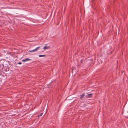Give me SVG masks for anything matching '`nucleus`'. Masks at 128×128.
Instances as JSON below:
<instances>
[{
  "label": "nucleus",
  "instance_id": "3",
  "mask_svg": "<svg viewBox=\"0 0 128 128\" xmlns=\"http://www.w3.org/2000/svg\"><path fill=\"white\" fill-rule=\"evenodd\" d=\"M93 94H88V95L86 96V97L87 98H91L92 97Z\"/></svg>",
  "mask_w": 128,
  "mask_h": 128
},
{
  "label": "nucleus",
  "instance_id": "4",
  "mask_svg": "<svg viewBox=\"0 0 128 128\" xmlns=\"http://www.w3.org/2000/svg\"><path fill=\"white\" fill-rule=\"evenodd\" d=\"M31 60L30 59H29V58H27L25 60H22V62H26V61L30 60Z\"/></svg>",
  "mask_w": 128,
  "mask_h": 128
},
{
  "label": "nucleus",
  "instance_id": "1",
  "mask_svg": "<svg viewBox=\"0 0 128 128\" xmlns=\"http://www.w3.org/2000/svg\"><path fill=\"white\" fill-rule=\"evenodd\" d=\"M40 48V46L38 47L37 48L35 49H34L33 50L30 51L29 52H34L36 51L37 50H38Z\"/></svg>",
  "mask_w": 128,
  "mask_h": 128
},
{
  "label": "nucleus",
  "instance_id": "14",
  "mask_svg": "<svg viewBox=\"0 0 128 128\" xmlns=\"http://www.w3.org/2000/svg\"><path fill=\"white\" fill-rule=\"evenodd\" d=\"M113 0V2H112H112H113V3L114 4V1H115L114 0Z\"/></svg>",
  "mask_w": 128,
  "mask_h": 128
},
{
  "label": "nucleus",
  "instance_id": "2",
  "mask_svg": "<svg viewBox=\"0 0 128 128\" xmlns=\"http://www.w3.org/2000/svg\"><path fill=\"white\" fill-rule=\"evenodd\" d=\"M4 69L5 71L8 72L10 68L8 67H6L5 66L4 68Z\"/></svg>",
  "mask_w": 128,
  "mask_h": 128
},
{
  "label": "nucleus",
  "instance_id": "11",
  "mask_svg": "<svg viewBox=\"0 0 128 128\" xmlns=\"http://www.w3.org/2000/svg\"><path fill=\"white\" fill-rule=\"evenodd\" d=\"M81 64H78V67H80V65Z\"/></svg>",
  "mask_w": 128,
  "mask_h": 128
},
{
  "label": "nucleus",
  "instance_id": "13",
  "mask_svg": "<svg viewBox=\"0 0 128 128\" xmlns=\"http://www.w3.org/2000/svg\"><path fill=\"white\" fill-rule=\"evenodd\" d=\"M18 64H22V63L21 62H19L18 63Z\"/></svg>",
  "mask_w": 128,
  "mask_h": 128
},
{
  "label": "nucleus",
  "instance_id": "5",
  "mask_svg": "<svg viewBox=\"0 0 128 128\" xmlns=\"http://www.w3.org/2000/svg\"><path fill=\"white\" fill-rule=\"evenodd\" d=\"M85 96V94H83L82 95H81L80 97V99H82V98H83L84 96Z\"/></svg>",
  "mask_w": 128,
  "mask_h": 128
},
{
  "label": "nucleus",
  "instance_id": "9",
  "mask_svg": "<svg viewBox=\"0 0 128 128\" xmlns=\"http://www.w3.org/2000/svg\"><path fill=\"white\" fill-rule=\"evenodd\" d=\"M43 114V113H40L39 115L38 116V117H40L42 116Z\"/></svg>",
  "mask_w": 128,
  "mask_h": 128
},
{
  "label": "nucleus",
  "instance_id": "10",
  "mask_svg": "<svg viewBox=\"0 0 128 128\" xmlns=\"http://www.w3.org/2000/svg\"><path fill=\"white\" fill-rule=\"evenodd\" d=\"M0 66H2V68H4V65L3 64H1L0 65Z\"/></svg>",
  "mask_w": 128,
  "mask_h": 128
},
{
  "label": "nucleus",
  "instance_id": "12",
  "mask_svg": "<svg viewBox=\"0 0 128 128\" xmlns=\"http://www.w3.org/2000/svg\"><path fill=\"white\" fill-rule=\"evenodd\" d=\"M74 68H72V73H73V70H74Z\"/></svg>",
  "mask_w": 128,
  "mask_h": 128
},
{
  "label": "nucleus",
  "instance_id": "8",
  "mask_svg": "<svg viewBox=\"0 0 128 128\" xmlns=\"http://www.w3.org/2000/svg\"><path fill=\"white\" fill-rule=\"evenodd\" d=\"M84 62V59H82L80 62V64H82L83 62Z\"/></svg>",
  "mask_w": 128,
  "mask_h": 128
},
{
  "label": "nucleus",
  "instance_id": "6",
  "mask_svg": "<svg viewBox=\"0 0 128 128\" xmlns=\"http://www.w3.org/2000/svg\"><path fill=\"white\" fill-rule=\"evenodd\" d=\"M46 56V55H39V56L40 57H45Z\"/></svg>",
  "mask_w": 128,
  "mask_h": 128
},
{
  "label": "nucleus",
  "instance_id": "15",
  "mask_svg": "<svg viewBox=\"0 0 128 128\" xmlns=\"http://www.w3.org/2000/svg\"><path fill=\"white\" fill-rule=\"evenodd\" d=\"M94 0H92V2H93Z\"/></svg>",
  "mask_w": 128,
  "mask_h": 128
},
{
  "label": "nucleus",
  "instance_id": "16",
  "mask_svg": "<svg viewBox=\"0 0 128 128\" xmlns=\"http://www.w3.org/2000/svg\"><path fill=\"white\" fill-rule=\"evenodd\" d=\"M1 75V74H0V75Z\"/></svg>",
  "mask_w": 128,
  "mask_h": 128
},
{
  "label": "nucleus",
  "instance_id": "7",
  "mask_svg": "<svg viewBox=\"0 0 128 128\" xmlns=\"http://www.w3.org/2000/svg\"><path fill=\"white\" fill-rule=\"evenodd\" d=\"M50 48L49 46H45L44 47V48L45 49H48Z\"/></svg>",
  "mask_w": 128,
  "mask_h": 128
}]
</instances>
